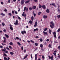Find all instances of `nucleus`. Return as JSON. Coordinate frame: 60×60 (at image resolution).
<instances>
[{"instance_id":"1","label":"nucleus","mask_w":60,"mask_h":60,"mask_svg":"<svg viewBox=\"0 0 60 60\" xmlns=\"http://www.w3.org/2000/svg\"><path fill=\"white\" fill-rule=\"evenodd\" d=\"M4 48V49H3L2 50V51L6 53H8V51H6V48Z\"/></svg>"},{"instance_id":"2","label":"nucleus","mask_w":60,"mask_h":60,"mask_svg":"<svg viewBox=\"0 0 60 60\" xmlns=\"http://www.w3.org/2000/svg\"><path fill=\"white\" fill-rule=\"evenodd\" d=\"M26 7H24L23 10V11H26H26H28V8H26Z\"/></svg>"},{"instance_id":"3","label":"nucleus","mask_w":60,"mask_h":60,"mask_svg":"<svg viewBox=\"0 0 60 60\" xmlns=\"http://www.w3.org/2000/svg\"><path fill=\"white\" fill-rule=\"evenodd\" d=\"M14 24L15 25H18V24H19V23H18V20H16L15 21V22L14 23Z\"/></svg>"},{"instance_id":"4","label":"nucleus","mask_w":60,"mask_h":60,"mask_svg":"<svg viewBox=\"0 0 60 60\" xmlns=\"http://www.w3.org/2000/svg\"><path fill=\"white\" fill-rule=\"evenodd\" d=\"M3 38L4 39L3 42L4 43H6V38L5 37H3Z\"/></svg>"},{"instance_id":"5","label":"nucleus","mask_w":60,"mask_h":60,"mask_svg":"<svg viewBox=\"0 0 60 60\" xmlns=\"http://www.w3.org/2000/svg\"><path fill=\"white\" fill-rule=\"evenodd\" d=\"M21 2L22 5H23L25 3V0H22Z\"/></svg>"},{"instance_id":"6","label":"nucleus","mask_w":60,"mask_h":60,"mask_svg":"<svg viewBox=\"0 0 60 60\" xmlns=\"http://www.w3.org/2000/svg\"><path fill=\"white\" fill-rule=\"evenodd\" d=\"M9 26H10V29L11 30H13V28L12 27V26L11 24L9 25Z\"/></svg>"},{"instance_id":"7","label":"nucleus","mask_w":60,"mask_h":60,"mask_svg":"<svg viewBox=\"0 0 60 60\" xmlns=\"http://www.w3.org/2000/svg\"><path fill=\"white\" fill-rule=\"evenodd\" d=\"M38 25V23H37V22H35V25H34V27H36L37 26V25Z\"/></svg>"},{"instance_id":"8","label":"nucleus","mask_w":60,"mask_h":60,"mask_svg":"<svg viewBox=\"0 0 60 60\" xmlns=\"http://www.w3.org/2000/svg\"><path fill=\"white\" fill-rule=\"evenodd\" d=\"M31 1V0H29L27 1H26L25 2V4H27V3H29L30 2V1Z\"/></svg>"},{"instance_id":"9","label":"nucleus","mask_w":60,"mask_h":60,"mask_svg":"<svg viewBox=\"0 0 60 60\" xmlns=\"http://www.w3.org/2000/svg\"><path fill=\"white\" fill-rule=\"evenodd\" d=\"M50 24H51L52 26H54V22H53L52 21L51 22H50Z\"/></svg>"},{"instance_id":"10","label":"nucleus","mask_w":60,"mask_h":60,"mask_svg":"<svg viewBox=\"0 0 60 60\" xmlns=\"http://www.w3.org/2000/svg\"><path fill=\"white\" fill-rule=\"evenodd\" d=\"M42 7L44 9H46V6L44 5H43L42 6Z\"/></svg>"},{"instance_id":"11","label":"nucleus","mask_w":60,"mask_h":60,"mask_svg":"<svg viewBox=\"0 0 60 60\" xmlns=\"http://www.w3.org/2000/svg\"><path fill=\"white\" fill-rule=\"evenodd\" d=\"M28 56V55L26 54V56L24 57L23 60H24L25 59H26V58H27V56Z\"/></svg>"},{"instance_id":"12","label":"nucleus","mask_w":60,"mask_h":60,"mask_svg":"<svg viewBox=\"0 0 60 60\" xmlns=\"http://www.w3.org/2000/svg\"><path fill=\"white\" fill-rule=\"evenodd\" d=\"M43 18L44 19H47L48 18V16L46 15H44L43 16Z\"/></svg>"},{"instance_id":"13","label":"nucleus","mask_w":60,"mask_h":60,"mask_svg":"<svg viewBox=\"0 0 60 60\" xmlns=\"http://www.w3.org/2000/svg\"><path fill=\"white\" fill-rule=\"evenodd\" d=\"M38 30L39 29H38V28H37L36 29H34V32H35V31H38Z\"/></svg>"},{"instance_id":"14","label":"nucleus","mask_w":60,"mask_h":60,"mask_svg":"<svg viewBox=\"0 0 60 60\" xmlns=\"http://www.w3.org/2000/svg\"><path fill=\"white\" fill-rule=\"evenodd\" d=\"M52 32V31L51 30H50V29H49V34H51V32Z\"/></svg>"},{"instance_id":"15","label":"nucleus","mask_w":60,"mask_h":60,"mask_svg":"<svg viewBox=\"0 0 60 60\" xmlns=\"http://www.w3.org/2000/svg\"><path fill=\"white\" fill-rule=\"evenodd\" d=\"M32 8L33 9H35L36 8V7L35 6H34L32 7Z\"/></svg>"},{"instance_id":"16","label":"nucleus","mask_w":60,"mask_h":60,"mask_svg":"<svg viewBox=\"0 0 60 60\" xmlns=\"http://www.w3.org/2000/svg\"><path fill=\"white\" fill-rule=\"evenodd\" d=\"M46 11L47 12V13H48L49 12V9H47L46 10Z\"/></svg>"},{"instance_id":"17","label":"nucleus","mask_w":60,"mask_h":60,"mask_svg":"<svg viewBox=\"0 0 60 60\" xmlns=\"http://www.w3.org/2000/svg\"><path fill=\"white\" fill-rule=\"evenodd\" d=\"M5 36L6 38H9V36L8 35H7L6 34H5Z\"/></svg>"},{"instance_id":"18","label":"nucleus","mask_w":60,"mask_h":60,"mask_svg":"<svg viewBox=\"0 0 60 60\" xmlns=\"http://www.w3.org/2000/svg\"><path fill=\"white\" fill-rule=\"evenodd\" d=\"M34 16H32L31 17V19L32 21H33L34 20Z\"/></svg>"},{"instance_id":"19","label":"nucleus","mask_w":60,"mask_h":60,"mask_svg":"<svg viewBox=\"0 0 60 60\" xmlns=\"http://www.w3.org/2000/svg\"><path fill=\"white\" fill-rule=\"evenodd\" d=\"M39 40H40L41 42H42L43 41V39L41 38L40 39H39Z\"/></svg>"},{"instance_id":"20","label":"nucleus","mask_w":60,"mask_h":60,"mask_svg":"<svg viewBox=\"0 0 60 60\" xmlns=\"http://www.w3.org/2000/svg\"><path fill=\"white\" fill-rule=\"evenodd\" d=\"M34 45H35V46H38V44L37 43H35L34 44Z\"/></svg>"},{"instance_id":"21","label":"nucleus","mask_w":60,"mask_h":60,"mask_svg":"<svg viewBox=\"0 0 60 60\" xmlns=\"http://www.w3.org/2000/svg\"><path fill=\"white\" fill-rule=\"evenodd\" d=\"M42 59H43V60H44V59H45V57H44V56L43 55H42Z\"/></svg>"},{"instance_id":"22","label":"nucleus","mask_w":60,"mask_h":60,"mask_svg":"<svg viewBox=\"0 0 60 60\" xmlns=\"http://www.w3.org/2000/svg\"><path fill=\"white\" fill-rule=\"evenodd\" d=\"M51 46V45L50 44H49V45H48V47L49 48H52V47L50 46Z\"/></svg>"},{"instance_id":"23","label":"nucleus","mask_w":60,"mask_h":60,"mask_svg":"<svg viewBox=\"0 0 60 60\" xmlns=\"http://www.w3.org/2000/svg\"><path fill=\"white\" fill-rule=\"evenodd\" d=\"M39 8H41V7H42V6H41V4H39Z\"/></svg>"},{"instance_id":"24","label":"nucleus","mask_w":60,"mask_h":60,"mask_svg":"<svg viewBox=\"0 0 60 60\" xmlns=\"http://www.w3.org/2000/svg\"><path fill=\"white\" fill-rule=\"evenodd\" d=\"M43 33L45 35V34H48V33H47V32H45V31H43Z\"/></svg>"},{"instance_id":"25","label":"nucleus","mask_w":60,"mask_h":60,"mask_svg":"<svg viewBox=\"0 0 60 60\" xmlns=\"http://www.w3.org/2000/svg\"><path fill=\"white\" fill-rule=\"evenodd\" d=\"M10 45H13V43L12 42H11L9 43Z\"/></svg>"},{"instance_id":"26","label":"nucleus","mask_w":60,"mask_h":60,"mask_svg":"<svg viewBox=\"0 0 60 60\" xmlns=\"http://www.w3.org/2000/svg\"><path fill=\"white\" fill-rule=\"evenodd\" d=\"M2 25L3 26H5V23H4V22H3L2 23Z\"/></svg>"},{"instance_id":"27","label":"nucleus","mask_w":60,"mask_h":60,"mask_svg":"<svg viewBox=\"0 0 60 60\" xmlns=\"http://www.w3.org/2000/svg\"><path fill=\"white\" fill-rule=\"evenodd\" d=\"M47 30H48V28H45L44 29V31H46Z\"/></svg>"},{"instance_id":"28","label":"nucleus","mask_w":60,"mask_h":60,"mask_svg":"<svg viewBox=\"0 0 60 60\" xmlns=\"http://www.w3.org/2000/svg\"><path fill=\"white\" fill-rule=\"evenodd\" d=\"M10 54L11 55H13L14 54V53L11 52H10Z\"/></svg>"},{"instance_id":"29","label":"nucleus","mask_w":60,"mask_h":60,"mask_svg":"<svg viewBox=\"0 0 60 60\" xmlns=\"http://www.w3.org/2000/svg\"><path fill=\"white\" fill-rule=\"evenodd\" d=\"M32 7H30L29 8V9L30 10V11H32Z\"/></svg>"},{"instance_id":"30","label":"nucleus","mask_w":60,"mask_h":60,"mask_svg":"<svg viewBox=\"0 0 60 60\" xmlns=\"http://www.w3.org/2000/svg\"><path fill=\"white\" fill-rule=\"evenodd\" d=\"M1 15L2 16H5V15L3 14V13H1Z\"/></svg>"},{"instance_id":"31","label":"nucleus","mask_w":60,"mask_h":60,"mask_svg":"<svg viewBox=\"0 0 60 60\" xmlns=\"http://www.w3.org/2000/svg\"><path fill=\"white\" fill-rule=\"evenodd\" d=\"M43 47V45H42V44H41L40 45V47L41 48H42Z\"/></svg>"},{"instance_id":"32","label":"nucleus","mask_w":60,"mask_h":60,"mask_svg":"<svg viewBox=\"0 0 60 60\" xmlns=\"http://www.w3.org/2000/svg\"><path fill=\"white\" fill-rule=\"evenodd\" d=\"M17 44H18V45H19V46H21V44L19 42H18Z\"/></svg>"},{"instance_id":"33","label":"nucleus","mask_w":60,"mask_h":60,"mask_svg":"<svg viewBox=\"0 0 60 60\" xmlns=\"http://www.w3.org/2000/svg\"><path fill=\"white\" fill-rule=\"evenodd\" d=\"M50 27H51V28H54V27L53 26H52V25H51L50 26Z\"/></svg>"},{"instance_id":"34","label":"nucleus","mask_w":60,"mask_h":60,"mask_svg":"<svg viewBox=\"0 0 60 60\" xmlns=\"http://www.w3.org/2000/svg\"><path fill=\"white\" fill-rule=\"evenodd\" d=\"M23 49H24L23 48V46H22L21 47V50H23Z\"/></svg>"},{"instance_id":"35","label":"nucleus","mask_w":60,"mask_h":60,"mask_svg":"<svg viewBox=\"0 0 60 60\" xmlns=\"http://www.w3.org/2000/svg\"><path fill=\"white\" fill-rule=\"evenodd\" d=\"M6 49H7L8 50H10V49L8 47H6Z\"/></svg>"},{"instance_id":"36","label":"nucleus","mask_w":60,"mask_h":60,"mask_svg":"<svg viewBox=\"0 0 60 60\" xmlns=\"http://www.w3.org/2000/svg\"><path fill=\"white\" fill-rule=\"evenodd\" d=\"M41 14V12H39L38 13V15H40V14Z\"/></svg>"},{"instance_id":"37","label":"nucleus","mask_w":60,"mask_h":60,"mask_svg":"<svg viewBox=\"0 0 60 60\" xmlns=\"http://www.w3.org/2000/svg\"><path fill=\"white\" fill-rule=\"evenodd\" d=\"M4 60H7V58L6 57H4Z\"/></svg>"},{"instance_id":"38","label":"nucleus","mask_w":60,"mask_h":60,"mask_svg":"<svg viewBox=\"0 0 60 60\" xmlns=\"http://www.w3.org/2000/svg\"><path fill=\"white\" fill-rule=\"evenodd\" d=\"M60 31V28H59L57 30V32H59Z\"/></svg>"},{"instance_id":"39","label":"nucleus","mask_w":60,"mask_h":60,"mask_svg":"<svg viewBox=\"0 0 60 60\" xmlns=\"http://www.w3.org/2000/svg\"><path fill=\"white\" fill-rule=\"evenodd\" d=\"M8 15H10V16H11L12 15H11V13H8Z\"/></svg>"},{"instance_id":"40","label":"nucleus","mask_w":60,"mask_h":60,"mask_svg":"<svg viewBox=\"0 0 60 60\" xmlns=\"http://www.w3.org/2000/svg\"><path fill=\"white\" fill-rule=\"evenodd\" d=\"M30 41H31V42H32V43H34V41L32 40H30Z\"/></svg>"},{"instance_id":"41","label":"nucleus","mask_w":60,"mask_h":60,"mask_svg":"<svg viewBox=\"0 0 60 60\" xmlns=\"http://www.w3.org/2000/svg\"><path fill=\"white\" fill-rule=\"evenodd\" d=\"M29 22L30 24H32V21L30 20L29 21Z\"/></svg>"},{"instance_id":"42","label":"nucleus","mask_w":60,"mask_h":60,"mask_svg":"<svg viewBox=\"0 0 60 60\" xmlns=\"http://www.w3.org/2000/svg\"><path fill=\"white\" fill-rule=\"evenodd\" d=\"M52 6H55V3H53L52 4Z\"/></svg>"},{"instance_id":"43","label":"nucleus","mask_w":60,"mask_h":60,"mask_svg":"<svg viewBox=\"0 0 60 60\" xmlns=\"http://www.w3.org/2000/svg\"><path fill=\"white\" fill-rule=\"evenodd\" d=\"M12 14H14V11H12Z\"/></svg>"},{"instance_id":"44","label":"nucleus","mask_w":60,"mask_h":60,"mask_svg":"<svg viewBox=\"0 0 60 60\" xmlns=\"http://www.w3.org/2000/svg\"><path fill=\"white\" fill-rule=\"evenodd\" d=\"M51 60L53 59V56H52L51 58Z\"/></svg>"},{"instance_id":"45","label":"nucleus","mask_w":60,"mask_h":60,"mask_svg":"<svg viewBox=\"0 0 60 60\" xmlns=\"http://www.w3.org/2000/svg\"><path fill=\"white\" fill-rule=\"evenodd\" d=\"M9 47L10 49H12V47H11V46H9Z\"/></svg>"},{"instance_id":"46","label":"nucleus","mask_w":60,"mask_h":60,"mask_svg":"<svg viewBox=\"0 0 60 60\" xmlns=\"http://www.w3.org/2000/svg\"><path fill=\"white\" fill-rule=\"evenodd\" d=\"M4 11H5L6 12L7 11V10L6 9H5L4 10Z\"/></svg>"},{"instance_id":"47","label":"nucleus","mask_w":60,"mask_h":60,"mask_svg":"<svg viewBox=\"0 0 60 60\" xmlns=\"http://www.w3.org/2000/svg\"><path fill=\"white\" fill-rule=\"evenodd\" d=\"M53 34L55 35V34H56V32H54L53 33Z\"/></svg>"},{"instance_id":"48","label":"nucleus","mask_w":60,"mask_h":60,"mask_svg":"<svg viewBox=\"0 0 60 60\" xmlns=\"http://www.w3.org/2000/svg\"><path fill=\"white\" fill-rule=\"evenodd\" d=\"M21 34H24V32L23 31H21Z\"/></svg>"},{"instance_id":"49","label":"nucleus","mask_w":60,"mask_h":60,"mask_svg":"<svg viewBox=\"0 0 60 60\" xmlns=\"http://www.w3.org/2000/svg\"><path fill=\"white\" fill-rule=\"evenodd\" d=\"M18 18L19 19H20V20L21 19V18H20L19 16H18Z\"/></svg>"},{"instance_id":"50","label":"nucleus","mask_w":60,"mask_h":60,"mask_svg":"<svg viewBox=\"0 0 60 60\" xmlns=\"http://www.w3.org/2000/svg\"><path fill=\"white\" fill-rule=\"evenodd\" d=\"M27 42H28V43L29 44H30V41L27 40Z\"/></svg>"},{"instance_id":"51","label":"nucleus","mask_w":60,"mask_h":60,"mask_svg":"<svg viewBox=\"0 0 60 60\" xmlns=\"http://www.w3.org/2000/svg\"><path fill=\"white\" fill-rule=\"evenodd\" d=\"M56 34L54 35V38H56Z\"/></svg>"},{"instance_id":"52","label":"nucleus","mask_w":60,"mask_h":60,"mask_svg":"<svg viewBox=\"0 0 60 60\" xmlns=\"http://www.w3.org/2000/svg\"><path fill=\"white\" fill-rule=\"evenodd\" d=\"M57 11L59 12H60V9H59V8L58 9V10H57Z\"/></svg>"},{"instance_id":"53","label":"nucleus","mask_w":60,"mask_h":60,"mask_svg":"<svg viewBox=\"0 0 60 60\" xmlns=\"http://www.w3.org/2000/svg\"><path fill=\"white\" fill-rule=\"evenodd\" d=\"M38 50V48H36V49H35L34 51H36V50Z\"/></svg>"},{"instance_id":"54","label":"nucleus","mask_w":60,"mask_h":60,"mask_svg":"<svg viewBox=\"0 0 60 60\" xmlns=\"http://www.w3.org/2000/svg\"><path fill=\"white\" fill-rule=\"evenodd\" d=\"M4 55L5 56H7V55H6V54L5 53H4Z\"/></svg>"},{"instance_id":"55","label":"nucleus","mask_w":60,"mask_h":60,"mask_svg":"<svg viewBox=\"0 0 60 60\" xmlns=\"http://www.w3.org/2000/svg\"><path fill=\"white\" fill-rule=\"evenodd\" d=\"M18 9H19V10H18V11H19L20 10V8H18Z\"/></svg>"},{"instance_id":"56","label":"nucleus","mask_w":60,"mask_h":60,"mask_svg":"<svg viewBox=\"0 0 60 60\" xmlns=\"http://www.w3.org/2000/svg\"><path fill=\"white\" fill-rule=\"evenodd\" d=\"M3 31L4 32H6V30L5 29Z\"/></svg>"},{"instance_id":"57","label":"nucleus","mask_w":60,"mask_h":60,"mask_svg":"<svg viewBox=\"0 0 60 60\" xmlns=\"http://www.w3.org/2000/svg\"><path fill=\"white\" fill-rule=\"evenodd\" d=\"M46 41H49V39H47L46 40Z\"/></svg>"},{"instance_id":"58","label":"nucleus","mask_w":60,"mask_h":60,"mask_svg":"<svg viewBox=\"0 0 60 60\" xmlns=\"http://www.w3.org/2000/svg\"><path fill=\"white\" fill-rule=\"evenodd\" d=\"M15 14H18V13L16 11H15Z\"/></svg>"},{"instance_id":"59","label":"nucleus","mask_w":60,"mask_h":60,"mask_svg":"<svg viewBox=\"0 0 60 60\" xmlns=\"http://www.w3.org/2000/svg\"><path fill=\"white\" fill-rule=\"evenodd\" d=\"M49 57V59H51V57H50V56H48Z\"/></svg>"},{"instance_id":"60","label":"nucleus","mask_w":60,"mask_h":60,"mask_svg":"<svg viewBox=\"0 0 60 60\" xmlns=\"http://www.w3.org/2000/svg\"><path fill=\"white\" fill-rule=\"evenodd\" d=\"M23 33H24L25 34H26V32L25 30L23 31Z\"/></svg>"},{"instance_id":"61","label":"nucleus","mask_w":60,"mask_h":60,"mask_svg":"<svg viewBox=\"0 0 60 60\" xmlns=\"http://www.w3.org/2000/svg\"><path fill=\"white\" fill-rule=\"evenodd\" d=\"M35 57H37V54H36L35 55Z\"/></svg>"},{"instance_id":"62","label":"nucleus","mask_w":60,"mask_h":60,"mask_svg":"<svg viewBox=\"0 0 60 60\" xmlns=\"http://www.w3.org/2000/svg\"><path fill=\"white\" fill-rule=\"evenodd\" d=\"M35 60H37V57H35Z\"/></svg>"},{"instance_id":"63","label":"nucleus","mask_w":60,"mask_h":60,"mask_svg":"<svg viewBox=\"0 0 60 60\" xmlns=\"http://www.w3.org/2000/svg\"><path fill=\"white\" fill-rule=\"evenodd\" d=\"M16 39H19V38L18 37H16Z\"/></svg>"},{"instance_id":"64","label":"nucleus","mask_w":60,"mask_h":60,"mask_svg":"<svg viewBox=\"0 0 60 60\" xmlns=\"http://www.w3.org/2000/svg\"><path fill=\"white\" fill-rule=\"evenodd\" d=\"M10 59V58L9 57H8V58L7 60H9Z\"/></svg>"}]
</instances>
